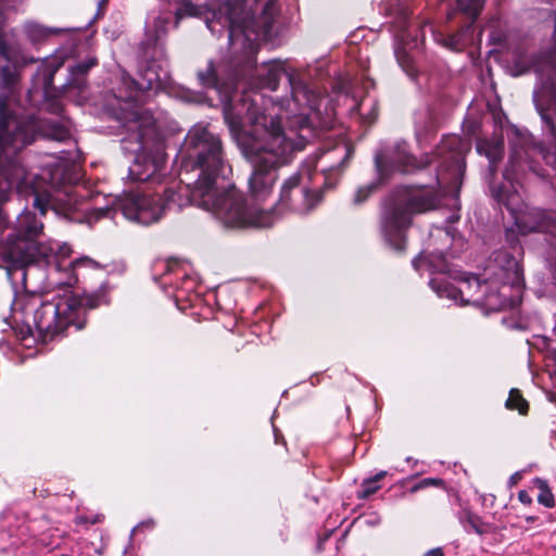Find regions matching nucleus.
I'll return each instance as SVG.
<instances>
[{"label": "nucleus", "mask_w": 556, "mask_h": 556, "mask_svg": "<svg viewBox=\"0 0 556 556\" xmlns=\"http://www.w3.org/2000/svg\"><path fill=\"white\" fill-rule=\"evenodd\" d=\"M494 262L500 267V273H495V278L490 285L485 279L481 281L475 275H467L462 281L460 287L456 288L443 278H431L429 286L439 298H446L455 303L460 300L462 304H473L486 306L491 309H502L504 306L503 294L500 291H493L492 285L496 281L503 283V270L513 271L516 278L519 275L518 263L515 257L508 253L500 251L495 253Z\"/></svg>", "instance_id": "0eeeda50"}, {"label": "nucleus", "mask_w": 556, "mask_h": 556, "mask_svg": "<svg viewBox=\"0 0 556 556\" xmlns=\"http://www.w3.org/2000/svg\"><path fill=\"white\" fill-rule=\"evenodd\" d=\"M527 70H521V71H518L517 73H515V75H521L522 73H525Z\"/></svg>", "instance_id": "ea45409f"}, {"label": "nucleus", "mask_w": 556, "mask_h": 556, "mask_svg": "<svg viewBox=\"0 0 556 556\" xmlns=\"http://www.w3.org/2000/svg\"><path fill=\"white\" fill-rule=\"evenodd\" d=\"M212 24H213V22L206 21V26L211 29V31H214Z\"/></svg>", "instance_id": "4c0bfd02"}, {"label": "nucleus", "mask_w": 556, "mask_h": 556, "mask_svg": "<svg viewBox=\"0 0 556 556\" xmlns=\"http://www.w3.org/2000/svg\"><path fill=\"white\" fill-rule=\"evenodd\" d=\"M535 485L538 486L540 493L538 495V502L545 506L546 508H554L556 505L554 494L549 489L547 482L543 479L536 478Z\"/></svg>", "instance_id": "4be33fe9"}, {"label": "nucleus", "mask_w": 556, "mask_h": 556, "mask_svg": "<svg viewBox=\"0 0 556 556\" xmlns=\"http://www.w3.org/2000/svg\"><path fill=\"white\" fill-rule=\"evenodd\" d=\"M96 64L97 62L94 59H88L71 67V78L68 83L77 88H81L85 83V76Z\"/></svg>", "instance_id": "aec40b11"}, {"label": "nucleus", "mask_w": 556, "mask_h": 556, "mask_svg": "<svg viewBox=\"0 0 556 556\" xmlns=\"http://www.w3.org/2000/svg\"><path fill=\"white\" fill-rule=\"evenodd\" d=\"M447 45L451 49L458 50L459 49L458 36L454 35V36L450 37Z\"/></svg>", "instance_id": "473e14b6"}, {"label": "nucleus", "mask_w": 556, "mask_h": 556, "mask_svg": "<svg viewBox=\"0 0 556 556\" xmlns=\"http://www.w3.org/2000/svg\"><path fill=\"white\" fill-rule=\"evenodd\" d=\"M112 211L113 210L109 206L92 208V211L89 213V223L92 220H98L102 217L111 216Z\"/></svg>", "instance_id": "c85d7f7f"}, {"label": "nucleus", "mask_w": 556, "mask_h": 556, "mask_svg": "<svg viewBox=\"0 0 556 556\" xmlns=\"http://www.w3.org/2000/svg\"><path fill=\"white\" fill-rule=\"evenodd\" d=\"M518 500L522 504H525V505H531L532 504V497L525 490H521V491L518 492Z\"/></svg>", "instance_id": "2f4dec72"}, {"label": "nucleus", "mask_w": 556, "mask_h": 556, "mask_svg": "<svg viewBox=\"0 0 556 556\" xmlns=\"http://www.w3.org/2000/svg\"><path fill=\"white\" fill-rule=\"evenodd\" d=\"M459 10L475 20L483 8L485 0H456Z\"/></svg>", "instance_id": "b1692460"}, {"label": "nucleus", "mask_w": 556, "mask_h": 556, "mask_svg": "<svg viewBox=\"0 0 556 556\" xmlns=\"http://www.w3.org/2000/svg\"><path fill=\"white\" fill-rule=\"evenodd\" d=\"M169 22H170L169 13H166L164 15L160 14V15L153 17L152 28H153L155 41L161 39V37L166 34L167 26H168ZM148 27H149V29L151 28V26H148Z\"/></svg>", "instance_id": "393cba45"}, {"label": "nucleus", "mask_w": 556, "mask_h": 556, "mask_svg": "<svg viewBox=\"0 0 556 556\" xmlns=\"http://www.w3.org/2000/svg\"><path fill=\"white\" fill-rule=\"evenodd\" d=\"M42 245H49L51 251L46 253L40 257L41 260H48L50 257L55 258V264L53 265L55 274H59L61 277L58 278L56 283L62 286H74L77 283L80 269H92L98 270L101 269L102 266L91 260L88 256L76 258L67 264H63L65 258L70 257L72 254V248L67 243H60L54 240L45 241Z\"/></svg>", "instance_id": "f8f14e48"}, {"label": "nucleus", "mask_w": 556, "mask_h": 556, "mask_svg": "<svg viewBox=\"0 0 556 556\" xmlns=\"http://www.w3.org/2000/svg\"><path fill=\"white\" fill-rule=\"evenodd\" d=\"M195 181L193 184L179 185L177 188H166L163 195H156L162 208V216L166 212H179L185 206L194 204L210 212L225 227L235 228L244 225H268L273 218L269 213L260 215L256 211H247L243 205V194L238 189H229L228 193L219 194L212 190L207 197L212 205L201 204V199L194 197Z\"/></svg>", "instance_id": "20e7f679"}, {"label": "nucleus", "mask_w": 556, "mask_h": 556, "mask_svg": "<svg viewBox=\"0 0 556 556\" xmlns=\"http://www.w3.org/2000/svg\"><path fill=\"white\" fill-rule=\"evenodd\" d=\"M476 150L480 155H484L489 160V172L493 176L496 170V164L502 160L504 154L503 138L493 137L478 139Z\"/></svg>", "instance_id": "f3484780"}, {"label": "nucleus", "mask_w": 556, "mask_h": 556, "mask_svg": "<svg viewBox=\"0 0 556 556\" xmlns=\"http://www.w3.org/2000/svg\"><path fill=\"white\" fill-rule=\"evenodd\" d=\"M218 14L230 45L241 43L244 54L230 65L210 62L198 78L218 94L225 122L255 166L252 191L262 197L275 180L273 167L288 162L292 152L302 151L316 137L308 113L316 105V96L286 73L281 62L256 65L257 41L270 36L278 14L276 0H268L257 18L243 0L223 4Z\"/></svg>", "instance_id": "f257e3e1"}, {"label": "nucleus", "mask_w": 556, "mask_h": 556, "mask_svg": "<svg viewBox=\"0 0 556 556\" xmlns=\"http://www.w3.org/2000/svg\"><path fill=\"white\" fill-rule=\"evenodd\" d=\"M413 266L416 270H420L422 267H427L431 274H445L450 271L448 264L442 251L439 253L438 251L433 252L428 256L424 254L418 255L416 258H414Z\"/></svg>", "instance_id": "a211bd4d"}, {"label": "nucleus", "mask_w": 556, "mask_h": 556, "mask_svg": "<svg viewBox=\"0 0 556 556\" xmlns=\"http://www.w3.org/2000/svg\"><path fill=\"white\" fill-rule=\"evenodd\" d=\"M471 144L467 139L457 135L445 136L435 150V157L439 162L440 172L437 176V184L443 186L445 178L442 172H447L453 180H457L465 170V156L470 151Z\"/></svg>", "instance_id": "ddd939ff"}, {"label": "nucleus", "mask_w": 556, "mask_h": 556, "mask_svg": "<svg viewBox=\"0 0 556 556\" xmlns=\"http://www.w3.org/2000/svg\"><path fill=\"white\" fill-rule=\"evenodd\" d=\"M143 526H150V527H152V522H150V521H149V522H142V523H141V525H139L138 527L134 528L132 532L137 531V529H138V528L143 527Z\"/></svg>", "instance_id": "c9c22d12"}, {"label": "nucleus", "mask_w": 556, "mask_h": 556, "mask_svg": "<svg viewBox=\"0 0 556 556\" xmlns=\"http://www.w3.org/2000/svg\"><path fill=\"white\" fill-rule=\"evenodd\" d=\"M535 520H536V517H535V516H528V517H526V521H527V522H533V521H535Z\"/></svg>", "instance_id": "e433bc0d"}, {"label": "nucleus", "mask_w": 556, "mask_h": 556, "mask_svg": "<svg viewBox=\"0 0 556 556\" xmlns=\"http://www.w3.org/2000/svg\"><path fill=\"white\" fill-rule=\"evenodd\" d=\"M23 311L26 316H33L34 326L43 341L53 340L70 326L80 330L86 324L85 304L71 293L46 301L39 294H31Z\"/></svg>", "instance_id": "423d86ee"}, {"label": "nucleus", "mask_w": 556, "mask_h": 556, "mask_svg": "<svg viewBox=\"0 0 556 556\" xmlns=\"http://www.w3.org/2000/svg\"><path fill=\"white\" fill-rule=\"evenodd\" d=\"M506 406L509 409H517L520 414H526L528 410L527 401L522 397L520 392L516 389H513L509 392V396L506 401Z\"/></svg>", "instance_id": "5701e85b"}, {"label": "nucleus", "mask_w": 556, "mask_h": 556, "mask_svg": "<svg viewBox=\"0 0 556 556\" xmlns=\"http://www.w3.org/2000/svg\"><path fill=\"white\" fill-rule=\"evenodd\" d=\"M26 179L24 167L12 161L0 170V205L10 199L15 185ZM7 215L0 208V226L5 223ZM43 224L36 213L24 210L16 218L12 233L0 243V257L9 267L11 279L25 283L26 266L38 263L40 257L51 251L49 245H42Z\"/></svg>", "instance_id": "f03ea898"}, {"label": "nucleus", "mask_w": 556, "mask_h": 556, "mask_svg": "<svg viewBox=\"0 0 556 556\" xmlns=\"http://www.w3.org/2000/svg\"><path fill=\"white\" fill-rule=\"evenodd\" d=\"M504 179L507 184L491 187L492 197L508 210L518 231L522 235L532 231L556 235V214H546L540 208L528 207L513 182L510 169L505 170Z\"/></svg>", "instance_id": "1a4fd4ad"}, {"label": "nucleus", "mask_w": 556, "mask_h": 556, "mask_svg": "<svg viewBox=\"0 0 556 556\" xmlns=\"http://www.w3.org/2000/svg\"><path fill=\"white\" fill-rule=\"evenodd\" d=\"M387 475V471H379L378 473H376L375 477L372 478H368V479H365L362 484H361V488L359 490L357 491V497L358 498H368L370 495L375 494L379 489H380V485L378 484V482L383 479Z\"/></svg>", "instance_id": "412c9836"}, {"label": "nucleus", "mask_w": 556, "mask_h": 556, "mask_svg": "<svg viewBox=\"0 0 556 556\" xmlns=\"http://www.w3.org/2000/svg\"><path fill=\"white\" fill-rule=\"evenodd\" d=\"M34 206L39 211V215L43 216L47 207L49 206V200L43 195L36 194L34 199Z\"/></svg>", "instance_id": "c756f323"}, {"label": "nucleus", "mask_w": 556, "mask_h": 556, "mask_svg": "<svg viewBox=\"0 0 556 556\" xmlns=\"http://www.w3.org/2000/svg\"><path fill=\"white\" fill-rule=\"evenodd\" d=\"M61 64H58L56 66H54V68L50 72V77L49 79L46 80L45 85L48 86L50 83H51V77L52 75L58 71V68L60 67Z\"/></svg>", "instance_id": "f704fd0d"}, {"label": "nucleus", "mask_w": 556, "mask_h": 556, "mask_svg": "<svg viewBox=\"0 0 556 556\" xmlns=\"http://www.w3.org/2000/svg\"><path fill=\"white\" fill-rule=\"evenodd\" d=\"M178 159L181 166L180 177L184 173L199 170L193 194L195 199H201L202 205H212L211 199H207L210 190L226 194L229 189H237L227 180L231 167L225 160L220 138L206 125L197 124L188 131Z\"/></svg>", "instance_id": "7ed1b4c3"}, {"label": "nucleus", "mask_w": 556, "mask_h": 556, "mask_svg": "<svg viewBox=\"0 0 556 556\" xmlns=\"http://www.w3.org/2000/svg\"><path fill=\"white\" fill-rule=\"evenodd\" d=\"M467 523L469 527L478 534L484 533L483 523L481 522L480 518L470 511L466 513Z\"/></svg>", "instance_id": "bb28decb"}, {"label": "nucleus", "mask_w": 556, "mask_h": 556, "mask_svg": "<svg viewBox=\"0 0 556 556\" xmlns=\"http://www.w3.org/2000/svg\"><path fill=\"white\" fill-rule=\"evenodd\" d=\"M168 75L165 71L159 73L154 68V64H149L140 74V80L136 81L132 79H124V85L127 88L128 92L126 94L122 93V90H118V98L126 103H139L142 101V92L144 90L148 91H157L163 89L167 84Z\"/></svg>", "instance_id": "dca6fc26"}, {"label": "nucleus", "mask_w": 556, "mask_h": 556, "mask_svg": "<svg viewBox=\"0 0 556 556\" xmlns=\"http://www.w3.org/2000/svg\"><path fill=\"white\" fill-rule=\"evenodd\" d=\"M369 102V106H370V112L368 113L367 116H364V119L366 123L370 124L371 122H374L377 117V105L374 101H369L367 99H364L362 100V102L358 104L357 106V110L361 111L362 109L365 108L366 103Z\"/></svg>", "instance_id": "cd10ccee"}, {"label": "nucleus", "mask_w": 556, "mask_h": 556, "mask_svg": "<svg viewBox=\"0 0 556 556\" xmlns=\"http://www.w3.org/2000/svg\"><path fill=\"white\" fill-rule=\"evenodd\" d=\"M437 206V198L428 189L401 187L386 201L381 214V232L386 242L396 252L405 250V233L414 214Z\"/></svg>", "instance_id": "39448f33"}, {"label": "nucleus", "mask_w": 556, "mask_h": 556, "mask_svg": "<svg viewBox=\"0 0 556 556\" xmlns=\"http://www.w3.org/2000/svg\"><path fill=\"white\" fill-rule=\"evenodd\" d=\"M118 210L125 218L140 224L151 225L162 217V208L156 194L130 193L118 201Z\"/></svg>", "instance_id": "4468645a"}, {"label": "nucleus", "mask_w": 556, "mask_h": 556, "mask_svg": "<svg viewBox=\"0 0 556 556\" xmlns=\"http://www.w3.org/2000/svg\"><path fill=\"white\" fill-rule=\"evenodd\" d=\"M129 122L138 130V143L141 150L129 167V177L135 181L159 180L160 173L164 165L163 147L156 142L152 153H146L149 147L148 137L154 134V122L152 116L139 109L137 105L130 112Z\"/></svg>", "instance_id": "9d476101"}, {"label": "nucleus", "mask_w": 556, "mask_h": 556, "mask_svg": "<svg viewBox=\"0 0 556 556\" xmlns=\"http://www.w3.org/2000/svg\"><path fill=\"white\" fill-rule=\"evenodd\" d=\"M378 181L359 187L353 198L355 205L364 203L378 185L395 172L409 173L417 168L416 160L408 153L407 143L400 142L393 148L383 149L375 155Z\"/></svg>", "instance_id": "9b49d317"}, {"label": "nucleus", "mask_w": 556, "mask_h": 556, "mask_svg": "<svg viewBox=\"0 0 556 556\" xmlns=\"http://www.w3.org/2000/svg\"><path fill=\"white\" fill-rule=\"evenodd\" d=\"M425 556H444L441 548H433L428 551Z\"/></svg>", "instance_id": "72a5a7b5"}, {"label": "nucleus", "mask_w": 556, "mask_h": 556, "mask_svg": "<svg viewBox=\"0 0 556 556\" xmlns=\"http://www.w3.org/2000/svg\"><path fill=\"white\" fill-rule=\"evenodd\" d=\"M24 31L26 37L30 40V42L37 45L43 42L47 38H49L52 35H58L60 33L65 31V29L49 28L35 22H28L24 25Z\"/></svg>", "instance_id": "6ab92c4d"}, {"label": "nucleus", "mask_w": 556, "mask_h": 556, "mask_svg": "<svg viewBox=\"0 0 556 556\" xmlns=\"http://www.w3.org/2000/svg\"><path fill=\"white\" fill-rule=\"evenodd\" d=\"M47 136L56 141H65L71 137L68 128L59 124H51Z\"/></svg>", "instance_id": "a878e982"}, {"label": "nucleus", "mask_w": 556, "mask_h": 556, "mask_svg": "<svg viewBox=\"0 0 556 556\" xmlns=\"http://www.w3.org/2000/svg\"><path fill=\"white\" fill-rule=\"evenodd\" d=\"M296 151L292 152L288 159V163L290 162L292 155ZM253 166V172L249 178V188L252 201L251 203H247L245 198L243 197V205L247 208V211H256L257 214L260 213H269L273 218L268 225H244L241 228L245 227H256V228H265L270 227L274 225V223L278 219L279 213L278 211H291L299 214H306L311 212L321 200V194L319 191H311L307 187L302 186L301 184V175L299 173H294L291 175L282 185L279 201L276 204L275 207L265 208L263 206V203L266 201V199L271 194V190L274 185L270 186L269 191L264 195H255L251 188V178L255 173V166L251 162ZM287 164V162H286ZM285 165V163H283ZM282 166V164L277 165L273 167V170L275 173V179H277V168ZM276 181V180H274ZM275 184V182H273Z\"/></svg>", "instance_id": "6e6552de"}, {"label": "nucleus", "mask_w": 556, "mask_h": 556, "mask_svg": "<svg viewBox=\"0 0 556 556\" xmlns=\"http://www.w3.org/2000/svg\"><path fill=\"white\" fill-rule=\"evenodd\" d=\"M441 483H442V480H440V479L426 478V479L421 480L418 484L413 486L412 491L416 492L417 490H419L421 488H427V486H430V485H440Z\"/></svg>", "instance_id": "7c9ffc66"}, {"label": "nucleus", "mask_w": 556, "mask_h": 556, "mask_svg": "<svg viewBox=\"0 0 556 556\" xmlns=\"http://www.w3.org/2000/svg\"><path fill=\"white\" fill-rule=\"evenodd\" d=\"M402 17L405 26L396 36L399 42L395 47L394 53L397 63L403 71L410 78H416L417 70L415 66V55L413 54V50H417L422 46L425 40V28L427 25L420 26L419 24H407V15L404 11L402 12Z\"/></svg>", "instance_id": "2eb2a0df"}, {"label": "nucleus", "mask_w": 556, "mask_h": 556, "mask_svg": "<svg viewBox=\"0 0 556 556\" xmlns=\"http://www.w3.org/2000/svg\"><path fill=\"white\" fill-rule=\"evenodd\" d=\"M444 236L446 237V239L450 241V233L447 231H444Z\"/></svg>", "instance_id": "a19ab883"}, {"label": "nucleus", "mask_w": 556, "mask_h": 556, "mask_svg": "<svg viewBox=\"0 0 556 556\" xmlns=\"http://www.w3.org/2000/svg\"><path fill=\"white\" fill-rule=\"evenodd\" d=\"M106 2H108V0H101V1H100V3H99V5H100V7L105 5V4H106Z\"/></svg>", "instance_id": "58836bf2"}]
</instances>
